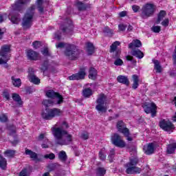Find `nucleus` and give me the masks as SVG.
Listing matches in <instances>:
<instances>
[{
	"mask_svg": "<svg viewBox=\"0 0 176 176\" xmlns=\"http://www.w3.org/2000/svg\"><path fill=\"white\" fill-rule=\"evenodd\" d=\"M45 109L41 111V118L44 120H52L54 118H59L63 115V111L58 108H49L56 105L55 102L52 99H45L42 102Z\"/></svg>",
	"mask_w": 176,
	"mask_h": 176,
	"instance_id": "obj_1",
	"label": "nucleus"
},
{
	"mask_svg": "<svg viewBox=\"0 0 176 176\" xmlns=\"http://www.w3.org/2000/svg\"><path fill=\"white\" fill-rule=\"evenodd\" d=\"M56 47L57 49L65 47L64 54L70 61H76L82 53V50L78 49L75 44L60 42L56 44Z\"/></svg>",
	"mask_w": 176,
	"mask_h": 176,
	"instance_id": "obj_2",
	"label": "nucleus"
},
{
	"mask_svg": "<svg viewBox=\"0 0 176 176\" xmlns=\"http://www.w3.org/2000/svg\"><path fill=\"white\" fill-rule=\"evenodd\" d=\"M52 134L55 138L56 145L67 146L72 142V135L68 133V131L63 127H52Z\"/></svg>",
	"mask_w": 176,
	"mask_h": 176,
	"instance_id": "obj_3",
	"label": "nucleus"
},
{
	"mask_svg": "<svg viewBox=\"0 0 176 176\" xmlns=\"http://www.w3.org/2000/svg\"><path fill=\"white\" fill-rule=\"evenodd\" d=\"M141 46H142V43H141V41L139 39H135L129 44L128 47L129 49H131V55H127L125 56L126 61H131L132 64L135 65L137 64V60H135L134 57H136V58H138L139 60L144 58L145 56L144 52H142L140 49H135L137 47H141Z\"/></svg>",
	"mask_w": 176,
	"mask_h": 176,
	"instance_id": "obj_4",
	"label": "nucleus"
},
{
	"mask_svg": "<svg viewBox=\"0 0 176 176\" xmlns=\"http://www.w3.org/2000/svg\"><path fill=\"white\" fill-rule=\"evenodd\" d=\"M35 12V6H32L28 8L27 12L23 17L21 25L23 30H30L32 27V20Z\"/></svg>",
	"mask_w": 176,
	"mask_h": 176,
	"instance_id": "obj_5",
	"label": "nucleus"
},
{
	"mask_svg": "<svg viewBox=\"0 0 176 176\" xmlns=\"http://www.w3.org/2000/svg\"><path fill=\"white\" fill-rule=\"evenodd\" d=\"M139 162L138 157L130 158L129 162L124 164V168H126L125 173L130 175L132 174H141V168L136 166Z\"/></svg>",
	"mask_w": 176,
	"mask_h": 176,
	"instance_id": "obj_6",
	"label": "nucleus"
},
{
	"mask_svg": "<svg viewBox=\"0 0 176 176\" xmlns=\"http://www.w3.org/2000/svg\"><path fill=\"white\" fill-rule=\"evenodd\" d=\"M10 45H3L0 50V64H6L10 60ZM3 58V59H2Z\"/></svg>",
	"mask_w": 176,
	"mask_h": 176,
	"instance_id": "obj_7",
	"label": "nucleus"
},
{
	"mask_svg": "<svg viewBox=\"0 0 176 176\" xmlns=\"http://www.w3.org/2000/svg\"><path fill=\"white\" fill-rule=\"evenodd\" d=\"M96 109L98 112H102L105 113L107 111V107H105V104H107V96L105 94H100L96 100Z\"/></svg>",
	"mask_w": 176,
	"mask_h": 176,
	"instance_id": "obj_8",
	"label": "nucleus"
},
{
	"mask_svg": "<svg viewBox=\"0 0 176 176\" xmlns=\"http://www.w3.org/2000/svg\"><path fill=\"white\" fill-rule=\"evenodd\" d=\"M156 11V7L155 4L151 3H146L142 8V17H151L155 14Z\"/></svg>",
	"mask_w": 176,
	"mask_h": 176,
	"instance_id": "obj_9",
	"label": "nucleus"
},
{
	"mask_svg": "<svg viewBox=\"0 0 176 176\" xmlns=\"http://www.w3.org/2000/svg\"><path fill=\"white\" fill-rule=\"evenodd\" d=\"M142 108L145 113H151V118H155L157 113V106L155 102L151 103H144L142 105Z\"/></svg>",
	"mask_w": 176,
	"mask_h": 176,
	"instance_id": "obj_10",
	"label": "nucleus"
},
{
	"mask_svg": "<svg viewBox=\"0 0 176 176\" xmlns=\"http://www.w3.org/2000/svg\"><path fill=\"white\" fill-rule=\"evenodd\" d=\"M111 141L113 145L117 148H124L126 146V142L122 139V136L118 133H114L111 137Z\"/></svg>",
	"mask_w": 176,
	"mask_h": 176,
	"instance_id": "obj_11",
	"label": "nucleus"
},
{
	"mask_svg": "<svg viewBox=\"0 0 176 176\" xmlns=\"http://www.w3.org/2000/svg\"><path fill=\"white\" fill-rule=\"evenodd\" d=\"M86 76V68H80L78 73L68 77L69 80H83Z\"/></svg>",
	"mask_w": 176,
	"mask_h": 176,
	"instance_id": "obj_12",
	"label": "nucleus"
},
{
	"mask_svg": "<svg viewBox=\"0 0 176 176\" xmlns=\"http://www.w3.org/2000/svg\"><path fill=\"white\" fill-rule=\"evenodd\" d=\"M160 127L163 129L164 131H173V130H175V126L173 122L166 120L165 119L160 121Z\"/></svg>",
	"mask_w": 176,
	"mask_h": 176,
	"instance_id": "obj_13",
	"label": "nucleus"
},
{
	"mask_svg": "<svg viewBox=\"0 0 176 176\" xmlns=\"http://www.w3.org/2000/svg\"><path fill=\"white\" fill-rule=\"evenodd\" d=\"M28 78L30 82H31V83H34V85H39L41 83V79L36 76L35 70H34V68L32 67H30L28 69Z\"/></svg>",
	"mask_w": 176,
	"mask_h": 176,
	"instance_id": "obj_14",
	"label": "nucleus"
},
{
	"mask_svg": "<svg viewBox=\"0 0 176 176\" xmlns=\"http://www.w3.org/2000/svg\"><path fill=\"white\" fill-rule=\"evenodd\" d=\"M67 24L65 27H64L63 25H60V28L62 32L64 34H72L74 32V23L72 22V20L67 19Z\"/></svg>",
	"mask_w": 176,
	"mask_h": 176,
	"instance_id": "obj_15",
	"label": "nucleus"
},
{
	"mask_svg": "<svg viewBox=\"0 0 176 176\" xmlns=\"http://www.w3.org/2000/svg\"><path fill=\"white\" fill-rule=\"evenodd\" d=\"M117 130L118 133H120L121 134H123V135H126L129 134V128H127V126L126 125V123L123 122V120H119L117 122L116 124Z\"/></svg>",
	"mask_w": 176,
	"mask_h": 176,
	"instance_id": "obj_16",
	"label": "nucleus"
},
{
	"mask_svg": "<svg viewBox=\"0 0 176 176\" xmlns=\"http://www.w3.org/2000/svg\"><path fill=\"white\" fill-rule=\"evenodd\" d=\"M25 154L28 155L35 163H39V162H43V159L41 157H38V154L32 150L28 149L27 148H25Z\"/></svg>",
	"mask_w": 176,
	"mask_h": 176,
	"instance_id": "obj_17",
	"label": "nucleus"
},
{
	"mask_svg": "<svg viewBox=\"0 0 176 176\" xmlns=\"http://www.w3.org/2000/svg\"><path fill=\"white\" fill-rule=\"evenodd\" d=\"M28 0H17L14 4L12 6V10L16 12H21L23 10V5H25Z\"/></svg>",
	"mask_w": 176,
	"mask_h": 176,
	"instance_id": "obj_18",
	"label": "nucleus"
},
{
	"mask_svg": "<svg viewBox=\"0 0 176 176\" xmlns=\"http://www.w3.org/2000/svg\"><path fill=\"white\" fill-rule=\"evenodd\" d=\"M155 149H156V148L153 142L148 143L146 146H143V151L145 155H153V153H155Z\"/></svg>",
	"mask_w": 176,
	"mask_h": 176,
	"instance_id": "obj_19",
	"label": "nucleus"
},
{
	"mask_svg": "<svg viewBox=\"0 0 176 176\" xmlns=\"http://www.w3.org/2000/svg\"><path fill=\"white\" fill-rule=\"evenodd\" d=\"M27 56L28 60L31 61H36L38 60V57H39V54L32 50H28L27 52Z\"/></svg>",
	"mask_w": 176,
	"mask_h": 176,
	"instance_id": "obj_20",
	"label": "nucleus"
},
{
	"mask_svg": "<svg viewBox=\"0 0 176 176\" xmlns=\"http://www.w3.org/2000/svg\"><path fill=\"white\" fill-rule=\"evenodd\" d=\"M76 7H77V9L79 10V12H82L83 10H87V9H90V8H91V4L90 3L85 4L82 1H78L76 3Z\"/></svg>",
	"mask_w": 176,
	"mask_h": 176,
	"instance_id": "obj_21",
	"label": "nucleus"
},
{
	"mask_svg": "<svg viewBox=\"0 0 176 176\" xmlns=\"http://www.w3.org/2000/svg\"><path fill=\"white\" fill-rule=\"evenodd\" d=\"M8 17L12 24H19L20 23V14L18 12H14L12 14H9Z\"/></svg>",
	"mask_w": 176,
	"mask_h": 176,
	"instance_id": "obj_22",
	"label": "nucleus"
},
{
	"mask_svg": "<svg viewBox=\"0 0 176 176\" xmlns=\"http://www.w3.org/2000/svg\"><path fill=\"white\" fill-rule=\"evenodd\" d=\"M87 46V53L88 56H92V54H94L96 53V47L94 46V44L91 42H87L86 43Z\"/></svg>",
	"mask_w": 176,
	"mask_h": 176,
	"instance_id": "obj_23",
	"label": "nucleus"
},
{
	"mask_svg": "<svg viewBox=\"0 0 176 176\" xmlns=\"http://www.w3.org/2000/svg\"><path fill=\"white\" fill-rule=\"evenodd\" d=\"M117 82L118 83H122V85H125V86H129L130 85V80H129V78L126 76L120 75L117 77Z\"/></svg>",
	"mask_w": 176,
	"mask_h": 176,
	"instance_id": "obj_24",
	"label": "nucleus"
},
{
	"mask_svg": "<svg viewBox=\"0 0 176 176\" xmlns=\"http://www.w3.org/2000/svg\"><path fill=\"white\" fill-rule=\"evenodd\" d=\"M97 69L93 67H91L89 69V75L88 78L89 79H91V80H96L97 79V75H98Z\"/></svg>",
	"mask_w": 176,
	"mask_h": 176,
	"instance_id": "obj_25",
	"label": "nucleus"
},
{
	"mask_svg": "<svg viewBox=\"0 0 176 176\" xmlns=\"http://www.w3.org/2000/svg\"><path fill=\"white\" fill-rule=\"evenodd\" d=\"M133 78V84H132V89L133 90H137L138 89V86H140V77L137 74H133L132 76Z\"/></svg>",
	"mask_w": 176,
	"mask_h": 176,
	"instance_id": "obj_26",
	"label": "nucleus"
},
{
	"mask_svg": "<svg viewBox=\"0 0 176 176\" xmlns=\"http://www.w3.org/2000/svg\"><path fill=\"white\" fill-rule=\"evenodd\" d=\"M175 149H176V143H172V144H168L166 147V153L168 155H174V153H175Z\"/></svg>",
	"mask_w": 176,
	"mask_h": 176,
	"instance_id": "obj_27",
	"label": "nucleus"
},
{
	"mask_svg": "<svg viewBox=\"0 0 176 176\" xmlns=\"http://www.w3.org/2000/svg\"><path fill=\"white\" fill-rule=\"evenodd\" d=\"M152 62L154 64V69L157 74L162 73V65H160V62L157 59H153Z\"/></svg>",
	"mask_w": 176,
	"mask_h": 176,
	"instance_id": "obj_28",
	"label": "nucleus"
},
{
	"mask_svg": "<svg viewBox=\"0 0 176 176\" xmlns=\"http://www.w3.org/2000/svg\"><path fill=\"white\" fill-rule=\"evenodd\" d=\"M82 96L85 98H90L93 96V90L90 87L82 89Z\"/></svg>",
	"mask_w": 176,
	"mask_h": 176,
	"instance_id": "obj_29",
	"label": "nucleus"
},
{
	"mask_svg": "<svg viewBox=\"0 0 176 176\" xmlns=\"http://www.w3.org/2000/svg\"><path fill=\"white\" fill-rule=\"evenodd\" d=\"M12 100L15 102H17L19 107H21V105H23V100H21V97L19 94L14 93L12 94Z\"/></svg>",
	"mask_w": 176,
	"mask_h": 176,
	"instance_id": "obj_30",
	"label": "nucleus"
},
{
	"mask_svg": "<svg viewBox=\"0 0 176 176\" xmlns=\"http://www.w3.org/2000/svg\"><path fill=\"white\" fill-rule=\"evenodd\" d=\"M167 12L165 10H160L157 14V19L155 21V24H160V22L164 17H166Z\"/></svg>",
	"mask_w": 176,
	"mask_h": 176,
	"instance_id": "obj_31",
	"label": "nucleus"
},
{
	"mask_svg": "<svg viewBox=\"0 0 176 176\" xmlns=\"http://www.w3.org/2000/svg\"><path fill=\"white\" fill-rule=\"evenodd\" d=\"M7 168H8V161L5 157H3V156L0 155V168H1V170H6Z\"/></svg>",
	"mask_w": 176,
	"mask_h": 176,
	"instance_id": "obj_32",
	"label": "nucleus"
},
{
	"mask_svg": "<svg viewBox=\"0 0 176 176\" xmlns=\"http://www.w3.org/2000/svg\"><path fill=\"white\" fill-rule=\"evenodd\" d=\"M58 157L60 162H63V163H65L67 162V160L68 159V156L67 155V153L64 151H61L59 152L58 155Z\"/></svg>",
	"mask_w": 176,
	"mask_h": 176,
	"instance_id": "obj_33",
	"label": "nucleus"
},
{
	"mask_svg": "<svg viewBox=\"0 0 176 176\" xmlns=\"http://www.w3.org/2000/svg\"><path fill=\"white\" fill-rule=\"evenodd\" d=\"M11 80L14 87H20L21 86V79L15 78L14 76L11 77Z\"/></svg>",
	"mask_w": 176,
	"mask_h": 176,
	"instance_id": "obj_34",
	"label": "nucleus"
},
{
	"mask_svg": "<svg viewBox=\"0 0 176 176\" xmlns=\"http://www.w3.org/2000/svg\"><path fill=\"white\" fill-rule=\"evenodd\" d=\"M58 92H55L54 90H48L45 92V96L47 98H51V100H54Z\"/></svg>",
	"mask_w": 176,
	"mask_h": 176,
	"instance_id": "obj_35",
	"label": "nucleus"
},
{
	"mask_svg": "<svg viewBox=\"0 0 176 176\" xmlns=\"http://www.w3.org/2000/svg\"><path fill=\"white\" fill-rule=\"evenodd\" d=\"M96 176H104L107 174V169L104 167H98L96 170Z\"/></svg>",
	"mask_w": 176,
	"mask_h": 176,
	"instance_id": "obj_36",
	"label": "nucleus"
},
{
	"mask_svg": "<svg viewBox=\"0 0 176 176\" xmlns=\"http://www.w3.org/2000/svg\"><path fill=\"white\" fill-rule=\"evenodd\" d=\"M41 72H46L49 69V60L46 59L41 64V67H40Z\"/></svg>",
	"mask_w": 176,
	"mask_h": 176,
	"instance_id": "obj_37",
	"label": "nucleus"
},
{
	"mask_svg": "<svg viewBox=\"0 0 176 176\" xmlns=\"http://www.w3.org/2000/svg\"><path fill=\"white\" fill-rule=\"evenodd\" d=\"M118 46H120V41L113 42L110 46V53H115L118 50Z\"/></svg>",
	"mask_w": 176,
	"mask_h": 176,
	"instance_id": "obj_38",
	"label": "nucleus"
},
{
	"mask_svg": "<svg viewBox=\"0 0 176 176\" xmlns=\"http://www.w3.org/2000/svg\"><path fill=\"white\" fill-rule=\"evenodd\" d=\"M55 98H58L57 102H55V105H60V104H63V102H64V98L58 92V94H56Z\"/></svg>",
	"mask_w": 176,
	"mask_h": 176,
	"instance_id": "obj_39",
	"label": "nucleus"
},
{
	"mask_svg": "<svg viewBox=\"0 0 176 176\" xmlns=\"http://www.w3.org/2000/svg\"><path fill=\"white\" fill-rule=\"evenodd\" d=\"M15 153H16V151L14 150H6L4 152V155L6 157H14Z\"/></svg>",
	"mask_w": 176,
	"mask_h": 176,
	"instance_id": "obj_40",
	"label": "nucleus"
},
{
	"mask_svg": "<svg viewBox=\"0 0 176 176\" xmlns=\"http://www.w3.org/2000/svg\"><path fill=\"white\" fill-rule=\"evenodd\" d=\"M104 34H106L107 36H112L113 34V30L112 29L109 28V27L107 26L103 30Z\"/></svg>",
	"mask_w": 176,
	"mask_h": 176,
	"instance_id": "obj_41",
	"label": "nucleus"
},
{
	"mask_svg": "<svg viewBox=\"0 0 176 176\" xmlns=\"http://www.w3.org/2000/svg\"><path fill=\"white\" fill-rule=\"evenodd\" d=\"M8 130H9L10 135H13V134H16V126L13 124H10L8 126Z\"/></svg>",
	"mask_w": 176,
	"mask_h": 176,
	"instance_id": "obj_42",
	"label": "nucleus"
},
{
	"mask_svg": "<svg viewBox=\"0 0 176 176\" xmlns=\"http://www.w3.org/2000/svg\"><path fill=\"white\" fill-rule=\"evenodd\" d=\"M115 158V150H111L110 153L108 156V160L110 163L113 162V159Z\"/></svg>",
	"mask_w": 176,
	"mask_h": 176,
	"instance_id": "obj_43",
	"label": "nucleus"
},
{
	"mask_svg": "<svg viewBox=\"0 0 176 176\" xmlns=\"http://www.w3.org/2000/svg\"><path fill=\"white\" fill-rule=\"evenodd\" d=\"M151 31H153V32H155V34H159V32L162 31V27L159 25H153L151 28Z\"/></svg>",
	"mask_w": 176,
	"mask_h": 176,
	"instance_id": "obj_44",
	"label": "nucleus"
},
{
	"mask_svg": "<svg viewBox=\"0 0 176 176\" xmlns=\"http://www.w3.org/2000/svg\"><path fill=\"white\" fill-rule=\"evenodd\" d=\"M32 46L34 49H39L42 46V42L39 41H35L32 43Z\"/></svg>",
	"mask_w": 176,
	"mask_h": 176,
	"instance_id": "obj_45",
	"label": "nucleus"
},
{
	"mask_svg": "<svg viewBox=\"0 0 176 176\" xmlns=\"http://www.w3.org/2000/svg\"><path fill=\"white\" fill-rule=\"evenodd\" d=\"M45 159H50V160H54V159H56V155L54 153H51L50 154H46L44 155Z\"/></svg>",
	"mask_w": 176,
	"mask_h": 176,
	"instance_id": "obj_46",
	"label": "nucleus"
},
{
	"mask_svg": "<svg viewBox=\"0 0 176 176\" xmlns=\"http://www.w3.org/2000/svg\"><path fill=\"white\" fill-rule=\"evenodd\" d=\"M8 120V116H6V114H2L0 116V122H1V123H6Z\"/></svg>",
	"mask_w": 176,
	"mask_h": 176,
	"instance_id": "obj_47",
	"label": "nucleus"
},
{
	"mask_svg": "<svg viewBox=\"0 0 176 176\" xmlns=\"http://www.w3.org/2000/svg\"><path fill=\"white\" fill-rule=\"evenodd\" d=\"M114 64L117 67H120L123 64V60L120 59V58H117V59L114 61Z\"/></svg>",
	"mask_w": 176,
	"mask_h": 176,
	"instance_id": "obj_48",
	"label": "nucleus"
},
{
	"mask_svg": "<svg viewBox=\"0 0 176 176\" xmlns=\"http://www.w3.org/2000/svg\"><path fill=\"white\" fill-rule=\"evenodd\" d=\"M122 53V50H117L115 51V53L113 55L114 58H120V54Z\"/></svg>",
	"mask_w": 176,
	"mask_h": 176,
	"instance_id": "obj_49",
	"label": "nucleus"
},
{
	"mask_svg": "<svg viewBox=\"0 0 176 176\" xmlns=\"http://www.w3.org/2000/svg\"><path fill=\"white\" fill-rule=\"evenodd\" d=\"M19 176H30V175H28V170L27 168H23L19 173Z\"/></svg>",
	"mask_w": 176,
	"mask_h": 176,
	"instance_id": "obj_50",
	"label": "nucleus"
},
{
	"mask_svg": "<svg viewBox=\"0 0 176 176\" xmlns=\"http://www.w3.org/2000/svg\"><path fill=\"white\" fill-rule=\"evenodd\" d=\"M3 97H4V98H6L8 101L10 100V94L9 92H8V91H4L3 92Z\"/></svg>",
	"mask_w": 176,
	"mask_h": 176,
	"instance_id": "obj_51",
	"label": "nucleus"
},
{
	"mask_svg": "<svg viewBox=\"0 0 176 176\" xmlns=\"http://www.w3.org/2000/svg\"><path fill=\"white\" fill-rule=\"evenodd\" d=\"M80 138H82V140H84V141H86V140H89V133H82L80 135Z\"/></svg>",
	"mask_w": 176,
	"mask_h": 176,
	"instance_id": "obj_52",
	"label": "nucleus"
},
{
	"mask_svg": "<svg viewBox=\"0 0 176 176\" xmlns=\"http://www.w3.org/2000/svg\"><path fill=\"white\" fill-rule=\"evenodd\" d=\"M99 159L104 162L107 159V155H104V153H102V151L99 152Z\"/></svg>",
	"mask_w": 176,
	"mask_h": 176,
	"instance_id": "obj_53",
	"label": "nucleus"
},
{
	"mask_svg": "<svg viewBox=\"0 0 176 176\" xmlns=\"http://www.w3.org/2000/svg\"><path fill=\"white\" fill-rule=\"evenodd\" d=\"M61 36H62V34H61V32H56L54 34V38L57 39V41H61Z\"/></svg>",
	"mask_w": 176,
	"mask_h": 176,
	"instance_id": "obj_54",
	"label": "nucleus"
},
{
	"mask_svg": "<svg viewBox=\"0 0 176 176\" xmlns=\"http://www.w3.org/2000/svg\"><path fill=\"white\" fill-rule=\"evenodd\" d=\"M37 9L40 14H43L45 13V8L43 7V6H37Z\"/></svg>",
	"mask_w": 176,
	"mask_h": 176,
	"instance_id": "obj_55",
	"label": "nucleus"
},
{
	"mask_svg": "<svg viewBox=\"0 0 176 176\" xmlns=\"http://www.w3.org/2000/svg\"><path fill=\"white\" fill-rule=\"evenodd\" d=\"M162 25H163V27H168V24H170V21L168 20V19H165L162 23H161Z\"/></svg>",
	"mask_w": 176,
	"mask_h": 176,
	"instance_id": "obj_56",
	"label": "nucleus"
},
{
	"mask_svg": "<svg viewBox=\"0 0 176 176\" xmlns=\"http://www.w3.org/2000/svg\"><path fill=\"white\" fill-rule=\"evenodd\" d=\"M42 54L43 56H50V53L49 52V48L45 47L44 50L42 51Z\"/></svg>",
	"mask_w": 176,
	"mask_h": 176,
	"instance_id": "obj_57",
	"label": "nucleus"
},
{
	"mask_svg": "<svg viewBox=\"0 0 176 176\" xmlns=\"http://www.w3.org/2000/svg\"><path fill=\"white\" fill-rule=\"evenodd\" d=\"M140 6L137 5L132 6V10L134 12V13H137L140 11Z\"/></svg>",
	"mask_w": 176,
	"mask_h": 176,
	"instance_id": "obj_58",
	"label": "nucleus"
},
{
	"mask_svg": "<svg viewBox=\"0 0 176 176\" xmlns=\"http://www.w3.org/2000/svg\"><path fill=\"white\" fill-rule=\"evenodd\" d=\"M34 90L32 89V88L31 87H28L25 88V93L26 94H31L32 93H33Z\"/></svg>",
	"mask_w": 176,
	"mask_h": 176,
	"instance_id": "obj_59",
	"label": "nucleus"
},
{
	"mask_svg": "<svg viewBox=\"0 0 176 176\" xmlns=\"http://www.w3.org/2000/svg\"><path fill=\"white\" fill-rule=\"evenodd\" d=\"M119 17H126L127 16V11H122L118 14Z\"/></svg>",
	"mask_w": 176,
	"mask_h": 176,
	"instance_id": "obj_60",
	"label": "nucleus"
},
{
	"mask_svg": "<svg viewBox=\"0 0 176 176\" xmlns=\"http://www.w3.org/2000/svg\"><path fill=\"white\" fill-rule=\"evenodd\" d=\"M126 26L124 25V24H120L118 25L119 31H126Z\"/></svg>",
	"mask_w": 176,
	"mask_h": 176,
	"instance_id": "obj_61",
	"label": "nucleus"
},
{
	"mask_svg": "<svg viewBox=\"0 0 176 176\" xmlns=\"http://www.w3.org/2000/svg\"><path fill=\"white\" fill-rule=\"evenodd\" d=\"M124 135L126 137L127 141H133V138L130 136L131 135L130 130L129 131V133H126V135Z\"/></svg>",
	"mask_w": 176,
	"mask_h": 176,
	"instance_id": "obj_62",
	"label": "nucleus"
},
{
	"mask_svg": "<svg viewBox=\"0 0 176 176\" xmlns=\"http://www.w3.org/2000/svg\"><path fill=\"white\" fill-rule=\"evenodd\" d=\"M62 126L63 127H65V129H69V124H68V122H67V121H63L62 122Z\"/></svg>",
	"mask_w": 176,
	"mask_h": 176,
	"instance_id": "obj_63",
	"label": "nucleus"
},
{
	"mask_svg": "<svg viewBox=\"0 0 176 176\" xmlns=\"http://www.w3.org/2000/svg\"><path fill=\"white\" fill-rule=\"evenodd\" d=\"M37 6H43V0H37Z\"/></svg>",
	"mask_w": 176,
	"mask_h": 176,
	"instance_id": "obj_64",
	"label": "nucleus"
}]
</instances>
